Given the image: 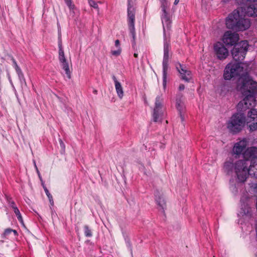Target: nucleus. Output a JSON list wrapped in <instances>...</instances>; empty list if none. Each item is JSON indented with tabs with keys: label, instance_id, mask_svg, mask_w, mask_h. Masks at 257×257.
<instances>
[{
	"label": "nucleus",
	"instance_id": "nucleus-35",
	"mask_svg": "<svg viewBox=\"0 0 257 257\" xmlns=\"http://www.w3.org/2000/svg\"><path fill=\"white\" fill-rule=\"evenodd\" d=\"M115 46L119 48V45H120V42H119V41L118 40H116L115 41Z\"/></svg>",
	"mask_w": 257,
	"mask_h": 257
},
{
	"label": "nucleus",
	"instance_id": "nucleus-28",
	"mask_svg": "<svg viewBox=\"0 0 257 257\" xmlns=\"http://www.w3.org/2000/svg\"><path fill=\"white\" fill-rule=\"evenodd\" d=\"M84 228L85 235L87 237H91L92 234L89 227L87 225H85Z\"/></svg>",
	"mask_w": 257,
	"mask_h": 257
},
{
	"label": "nucleus",
	"instance_id": "nucleus-33",
	"mask_svg": "<svg viewBox=\"0 0 257 257\" xmlns=\"http://www.w3.org/2000/svg\"><path fill=\"white\" fill-rule=\"evenodd\" d=\"M44 190L48 198H51V197H52V195L50 193L49 190L46 186H44Z\"/></svg>",
	"mask_w": 257,
	"mask_h": 257
},
{
	"label": "nucleus",
	"instance_id": "nucleus-22",
	"mask_svg": "<svg viewBox=\"0 0 257 257\" xmlns=\"http://www.w3.org/2000/svg\"><path fill=\"white\" fill-rule=\"evenodd\" d=\"M16 73L18 76L19 79L20 81L21 84L22 85L27 86L26 81L24 73H23L22 70L17 72Z\"/></svg>",
	"mask_w": 257,
	"mask_h": 257
},
{
	"label": "nucleus",
	"instance_id": "nucleus-41",
	"mask_svg": "<svg viewBox=\"0 0 257 257\" xmlns=\"http://www.w3.org/2000/svg\"><path fill=\"white\" fill-rule=\"evenodd\" d=\"M134 55V57L136 58H137L138 56V54L136 53H135Z\"/></svg>",
	"mask_w": 257,
	"mask_h": 257
},
{
	"label": "nucleus",
	"instance_id": "nucleus-23",
	"mask_svg": "<svg viewBox=\"0 0 257 257\" xmlns=\"http://www.w3.org/2000/svg\"><path fill=\"white\" fill-rule=\"evenodd\" d=\"M13 210H14V211L15 213L16 214L19 221L21 223H23L22 216V215L20 213V212L19 209L18 208V207H14V208H13Z\"/></svg>",
	"mask_w": 257,
	"mask_h": 257
},
{
	"label": "nucleus",
	"instance_id": "nucleus-7",
	"mask_svg": "<svg viewBox=\"0 0 257 257\" xmlns=\"http://www.w3.org/2000/svg\"><path fill=\"white\" fill-rule=\"evenodd\" d=\"M248 47L247 41H242L235 45L231 51L233 59L236 61L242 60L245 58Z\"/></svg>",
	"mask_w": 257,
	"mask_h": 257
},
{
	"label": "nucleus",
	"instance_id": "nucleus-6",
	"mask_svg": "<svg viewBox=\"0 0 257 257\" xmlns=\"http://www.w3.org/2000/svg\"><path fill=\"white\" fill-rule=\"evenodd\" d=\"M165 106L164 98L162 96H157L155 99V106L153 109V118L155 122H161L165 116Z\"/></svg>",
	"mask_w": 257,
	"mask_h": 257
},
{
	"label": "nucleus",
	"instance_id": "nucleus-8",
	"mask_svg": "<svg viewBox=\"0 0 257 257\" xmlns=\"http://www.w3.org/2000/svg\"><path fill=\"white\" fill-rule=\"evenodd\" d=\"M170 50V45L167 41L166 37H164V57L163 60V85L164 86L166 83L167 71L168 69V61L169 58V52Z\"/></svg>",
	"mask_w": 257,
	"mask_h": 257
},
{
	"label": "nucleus",
	"instance_id": "nucleus-9",
	"mask_svg": "<svg viewBox=\"0 0 257 257\" xmlns=\"http://www.w3.org/2000/svg\"><path fill=\"white\" fill-rule=\"evenodd\" d=\"M161 4V8L162 11V14L161 15L162 22L163 24L164 30L165 31V28L166 27L169 28L171 24V20L169 14L168 13L167 10L168 7V3L166 0H160Z\"/></svg>",
	"mask_w": 257,
	"mask_h": 257
},
{
	"label": "nucleus",
	"instance_id": "nucleus-16",
	"mask_svg": "<svg viewBox=\"0 0 257 257\" xmlns=\"http://www.w3.org/2000/svg\"><path fill=\"white\" fill-rule=\"evenodd\" d=\"M245 14L249 17L257 16V4H251L244 9Z\"/></svg>",
	"mask_w": 257,
	"mask_h": 257
},
{
	"label": "nucleus",
	"instance_id": "nucleus-2",
	"mask_svg": "<svg viewBox=\"0 0 257 257\" xmlns=\"http://www.w3.org/2000/svg\"><path fill=\"white\" fill-rule=\"evenodd\" d=\"M244 159L236 161L234 162L227 161L224 163V168L228 172L233 169L239 182H244L248 175L257 177V159L253 157L245 156Z\"/></svg>",
	"mask_w": 257,
	"mask_h": 257
},
{
	"label": "nucleus",
	"instance_id": "nucleus-11",
	"mask_svg": "<svg viewBox=\"0 0 257 257\" xmlns=\"http://www.w3.org/2000/svg\"><path fill=\"white\" fill-rule=\"evenodd\" d=\"M214 50L217 58L220 60L226 59L229 54L227 49L220 42L214 44Z\"/></svg>",
	"mask_w": 257,
	"mask_h": 257
},
{
	"label": "nucleus",
	"instance_id": "nucleus-17",
	"mask_svg": "<svg viewBox=\"0 0 257 257\" xmlns=\"http://www.w3.org/2000/svg\"><path fill=\"white\" fill-rule=\"evenodd\" d=\"M112 79L114 82L115 88L118 97L121 99L123 96V91L122 87L119 82L118 81L116 77L113 75Z\"/></svg>",
	"mask_w": 257,
	"mask_h": 257
},
{
	"label": "nucleus",
	"instance_id": "nucleus-38",
	"mask_svg": "<svg viewBox=\"0 0 257 257\" xmlns=\"http://www.w3.org/2000/svg\"><path fill=\"white\" fill-rule=\"evenodd\" d=\"M185 88V86L183 84H180V86H179V89L180 90H184V89Z\"/></svg>",
	"mask_w": 257,
	"mask_h": 257
},
{
	"label": "nucleus",
	"instance_id": "nucleus-27",
	"mask_svg": "<svg viewBox=\"0 0 257 257\" xmlns=\"http://www.w3.org/2000/svg\"><path fill=\"white\" fill-rule=\"evenodd\" d=\"M11 60L12 61V65H13V67L15 68L16 72L19 71L21 70V69L18 66L16 60L13 57H11Z\"/></svg>",
	"mask_w": 257,
	"mask_h": 257
},
{
	"label": "nucleus",
	"instance_id": "nucleus-42",
	"mask_svg": "<svg viewBox=\"0 0 257 257\" xmlns=\"http://www.w3.org/2000/svg\"><path fill=\"white\" fill-rule=\"evenodd\" d=\"M174 4L175 5H177V0H175L174 1Z\"/></svg>",
	"mask_w": 257,
	"mask_h": 257
},
{
	"label": "nucleus",
	"instance_id": "nucleus-29",
	"mask_svg": "<svg viewBox=\"0 0 257 257\" xmlns=\"http://www.w3.org/2000/svg\"><path fill=\"white\" fill-rule=\"evenodd\" d=\"M7 201L9 205L13 209L14 207H16L15 202L12 200L11 197H7Z\"/></svg>",
	"mask_w": 257,
	"mask_h": 257
},
{
	"label": "nucleus",
	"instance_id": "nucleus-15",
	"mask_svg": "<svg viewBox=\"0 0 257 257\" xmlns=\"http://www.w3.org/2000/svg\"><path fill=\"white\" fill-rule=\"evenodd\" d=\"M155 196L156 202L158 206L160 208V209L164 213L165 209L166 207V204L164 197L158 191H156L155 192Z\"/></svg>",
	"mask_w": 257,
	"mask_h": 257
},
{
	"label": "nucleus",
	"instance_id": "nucleus-24",
	"mask_svg": "<svg viewBox=\"0 0 257 257\" xmlns=\"http://www.w3.org/2000/svg\"><path fill=\"white\" fill-rule=\"evenodd\" d=\"M88 2L89 6L91 7L96 9L97 11V12H99V9L98 5V3L95 2L93 0H88Z\"/></svg>",
	"mask_w": 257,
	"mask_h": 257
},
{
	"label": "nucleus",
	"instance_id": "nucleus-21",
	"mask_svg": "<svg viewBox=\"0 0 257 257\" xmlns=\"http://www.w3.org/2000/svg\"><path fill=\"white\" fill-rule=\"evenodd\" d=\"M60 63L61 64L62 69L65 72L67 77H68V79H70L71 78V72L69 69L68 62L67 61H65V62H61Z\"/></svg>",
	"mask_w": 257,
	"mask_h": 257
},
{
	"label": "nucleus",
	"instance_id": "nucleus-10",
	"mask_svg": "<svg viewBox=\"0 0 257 257\" xmlns=\"http://www.w3.org/2000/svg\"><path fill=\"white\" fill-rule=\"evenodd\" d=\"M239 35L238 34L232 32L230 31H226L223 35L222 41L226 45L233 46L238 41Z\"/></svg>",
	"mask_w": 257,
	"mask_h": 257
},
{
	"label": "nucleus",
	"instance_id": "nucleus-4",
	"mask_svg": "<svg viewBox=\"0 0 257 257\" xmlns=\"http://www.w3.org/2000/svg\"><path fill=\"white\" fill-rule=\"evenodd\" d=\"M226 25L228 29L244 31L250 27V23L249 19L243 18L239 10H237L234 11L226 18Z\"/></svg>",
	"mask_w": 257,
	"mask_h": 257
},
{
	"label": "nucleus",
	"instance_id": "nucleus-18",
	"mask_svg": "<svg viewBox=\"0 0 257 257\" xmlns=\"http://www.w3.org/2000/svg\"><path fill=\"white\" fill-rule=\"evenodd\" d=\"M179 106H180L179 111H180V118L181 121V124H180V126L182 128H184L185 127V124L184 123V121L185 118V106L183 104H182L181 105H178V110L179 109Z\"/></svg>",
	"mask_w": 257,
	"mask_h": 257
},
{
	"label": "nucleus",
	"instance_id": "nucleus-12",
	"mask_svg": "<svg viewBox=\"0 0 257 257\" xmlns=\"http://www.w3.org/2000/svg\"><path fill=\"white\" fill-rule=\"evenodd\" d=\"M241 208L238 214L239 216H244L249 215L251 211V209L248 203V198L245 196H242L240 199Z\"/></svg>",
	"mask_w": 257,
	"mask_h": 257
},
{
	"label": "nucleus",
	"instance_id": "nucleus-36",
	"mask_svg": "<svg viewBox=\"0 0 257 257\" xmlns=\"http://www.w3.org/2000/svg\"><path fill=\"white\" fill-rule=\"evenodd\" d=\"M37 173L38 174V175L39 176V178L40 180H41V181H42V177L41 176L40 173V172H39L38 169H37Z\"/></svg>",
	"mask_w": 257,
	"mask_h": 257
},
{
	"label": "nucleus",
	"instance_id": "nucleus-19",
	"mask_svg": "<svg viewBox=\"0 0 257 257\" xmlns=\"http://www.w3.org/2000/svg\"><path fill=\"white\" fill-rule=\"evenodd\" d=\"M59 60L60 62H65V61H67L65 55H64V52L62 48V46L61 44V42L59 41Z\"/></svg>",
	"mask_w": 257,
	"mask_h": 257
},
{
	"label": "nucleus",
	"instance_id": "nucleus-44",
	"mask_svg": "<svg viewBox=\"0 0 257 257\" xmlns=\"http://www.w3.org/2000/svg\"><path fill=\"white\" fill-rule=\"evenodd\" d=\"M41 182H42V185L43 187H44V186H45L44 185V184L43 181Z\"/></svg>",
	"mask_w": 257,
	"mask_h": 257
},
{
	"label": "nucleus",
	"instance_id": "nucleus-34",
	"mask_svg": "<svg viewBox=\"0 0 257 257\" xmlns=\"http://www.w3.org/2000/svg\"><path fill=\"white\" fill-rule=\"evenodd\" d=\"M250 187L254 190V192H257V183H251L250 184Z\"/></svg>",
	"mask_w": 257,
	"mask_h": 257
},
{
	"label": "nucleus",
	"instance_id": "nucleus-3",
	"mask_svg": "<svg viewBox=\"0 0 257 257\" xmlns=\"http://www.w3.org/2000/svg\"><path fill=\"white\" fill-rule=\"evenodd\" d=\"M245 123L250 131L257 130V109H251L249 110L246 118L241 112L234 114L227 121L226 127L229 132L236 133L243 128Z\"/></svg>",
	"mask_w": 257,
	"mask_h": 257
},
{
	"label": "nucleus",
	"instance_id": "nucleus-30",
	"mask_svg": "<svg viewBox=\"0 0 257 257\" xmlns=\"http://www.w3.org/2000/svg\"><path fill=\"white\" fill-rule=\"evenodd\" d=\"M12 231H13V229L11 228H8L6 229L4 233L3 234V237H6L8 235H9L11 232H12Z\"/></svg>",
	"mask_w": 257,
	"mask_h": 257
},
{
	"label": "nucleus",
	"instance_id": "nucleus-20",
	"mask_svg": "<svg viewBox=\"0 0 257 257\" xmlns=\"http://www.w3.org/2000/svg\"><path fill=\"white\" fill-rule=\"evenodd\" d=\"M249 154H250V157H253L255 159H257V148L251 147L248 149L245 153V156L247 157Z\"/></svg>",
	"mask_w": 257,
	"mask_h": 257
},
{
	"label": "nucleus",
	"instance_id": "nucleus-32",
	"mask_svg": "<svg viewBox=\"0 0 257 257\" xmlns=\"http://www.w3.org/2000/svg\"><path fill=\"white\" fill-rule=\"evenodd\" d=\"M59 142L60 143V147H61L62 151L64 152L65 150V145L64 143H63L62 139H59Z\"/></svg>",
	"mask_w": 257,
	"mask_h": 257
},
{
	"label": "nucleus",
	"instance_id": "nucleus-45",
	"mask_svg": "<svg viewBox=\"0 0 257 257\" xmlns=\"http://www.w3.org/2000/svg\"><path fill=\"white\" fill-rule=\"evenodd\" d=\"M252 1H254V2H255V1H257V0H252Z\"/></svg>",
	"mask_w": 257,
	"mask_h": 257
},
{
	"label": "nucleus",
	"instance_id": "nucleus-14",
	"mask_svg": "<svg viewBox=\"0 0 257 257\" xmlns=\"http://www.w3.org/2000/svg\"><path fill=\"white\" fill-rule=\"evenodd\" d=\"M180 67L179 72L181 79L186 82H189L192 78L190 71L185 66L180 65Z\"/></svg>",
	"mask_w": 257,
	"mask_h": 257
},
{
	"label": "nucleus",
	"instance_id": "nucleus-1",
	"mask_svg": "<svg viewBox=\"0 0 257 257\" xmlns=\"http://www.w3.org/2000/svg\"><path fill=\"white\" fill-rule=\"evenodd\" d=\"M248 71L247 63L230 62L225 66L223 72V78L226 80L239 77L237 88L244 98L238 103L237 107L241 111L249 109L255 104L257 82L247 74Z\"/></svg>",
	"mask_w": 257,
	"mask_h": 257
},
{
	"label": "nucleus",
	"instance_id": "nucleus-39",
	"mask_svg": "<svg viewBox=\"0 0 257 257\" xmlns=\"http://www.w3.org/2000/svg\"><path fill=\"white\" fill-rule=\"evenodd\" d=\"M34 166H35V168L36 169V171H37V169H38V167H37V166L36 165L35 161H34Z\"/></svg>",
	"mask_w": 257,
	"mask_h": 257
},
{
	"label": "nucleus",
	"instance_id": "nucleus-13",
	"mask_svg": "<svg viewBox=\"0 0 257 257\" xmlns=\"http://www.w3.org/2000/svg\"><path fill=\"white\" fill-rule=\"evenodd\" d=\"M247 145V142L246 140L245 139H243L234 144L232 149V152L236 155H239L242 153H244L248 149H249V148H248L246 150ZM250 148H249V149Z\"/></svg>",
	"mask_w": 257,
	"mask_h": 257
},
{
	"label": "nucleus",
	"instance_id": "nucleus-46",
	"mask_svg": "<svg viewBox=\"0 0 257 257\" xmlns=\"http://www.w3.org/2000/svg\"><path fill=\"white\" fill-rule=\"evenodd\" d=\"M256 257H257V254H256Z\"/></svg>",
	"mask_w": 257,
	"mask_h": 257
},
{
	"label": "nucleus",
	"instance_id": "nucleus-40",
	"mask_svg": "<svg viewBox=\"0 0 257 257\" xmlns=\"http://www.w3.org/2000/svg\"><path fill=\"white\" fill-rule=\"evenodd\" d=\"M12 232H14V233L15 234V235H16L17 234V231L16 230L13 229V231H12Z\"/></svg>",
	"mask_w": 257,
	"mask_h": 257
},
{
	"label": "nucleus",
	"instance_id": "nucleus-5",
	"mask_svg": "<svg viewBox=\"0 0 257 257\" xmlns=\"http://www.w3.org/2000/svg\"><path fill=\"white\" fill-rule=\"evenodd\" d=\"M132 1L128 0L127 2V24L130 34L132 37L133 46L136 45V32L135 27L136 9L132 5Z\"/></svg>",
	"mask_w": 257,
	"mask_h": 257
},
{
	"label": "nucleus",
	"instance_id": "nucleus-25",
	"mask_svg": "<svg viewBox=\"0 0 257 257\" xmlns=\"http://www.w3.org/2000/svg\"><path fill=\"white\" fill-rule=\"evenodd\" d=\"M65 4L68 7L70 11H73L75 9V7L73 4L72 0H64Z\"/></svg>",
	"mask_w": 257,
	"mask_h": 257
},
{
	"label": "nucleus",
	"instance_id": "nucleus-43",
	"mask_svg": "<svg viewBox=\"0 0 257 257\" xmlns=\"http://www.w3.org/2000/svg\"><path fill=\"white\" fill-rule=\"evenodd\" d=\"M253 170L254 172H256V170L255 167H254V168H253Z\"/></svg>",
	"mask_w": 257,
	"mask_h": 257
},
{
	"label": "nucleus",
	"instance_id": "nucleus-26",
	"mask_svg": "<svg viewBox=\"0 0 257 257\" xmlns=\"http://www.w3.org/2000/svg\"><path fill=\"white\" fill-rule=\"evenodd\" d=\"M11 60L12 61V65H13V67L15 68L16 72L19 71L21 70V69L18 66L16 60L13 57H11Z\"/></svg>",
	"mask_w": 257,
	"mask_h": 257
},
{
	"label": "nucleus",
	"instance_id": "nucleus-31",
	"mask_svg": "<svg viewBox=\"0 0 257 257\" xmlns=\"http://www.w3.org/2000/svg\"><path fill=\"white\" fill-rule=\"evenodd\" d=\"M120 53L121 49L120 47H119L117 50L111 51V54L114 56H118L120 55Z\"/></svg>",
	"mask_w": 257,
	"mask_h": 257
},
{
	"label": "nucleus",
	"instance_id": "nucleus-37",
	"mask_svg": "<svg viewBox=\"0 0 257 257\" xmlns=\"http://www.w3.org/2000/svg\"><path fill=\"white\" fill-rule=\"evenodd\" d=\"M48 199L49 200V202H50V204H51V205H53L54 201H53V197H51V198H48Z\"/></svg>",
	"mask_w": 257,
	"mask_h": 257
}]
</instances>
